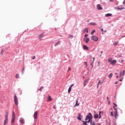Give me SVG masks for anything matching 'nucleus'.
Returning a JSON list of instances; mask_svg holds the SVG:
<instances>
[{"label": "nucleus", "instance_id": "obj_45", "mask_svg": "<svg viewBox=\"0 0 125 125\" xmlns=\"http://www.w3.org/2000/svg\"><path fill=\"white\" fill-rule=\"evenodd\" d=\"M69 71H71V67L68 68V72H69Z\"/></svg>", "mask_w": 125, "mask_h": 125}, {"label": "nucleus", "instance_id": "obj_29", "mask_svg": "<svg viewBox=\"0 0 125 125\" xmlns=\"http://www.w3.org/2000/svg\"><path fill=\"white\" fill-rule=\"evenodd\" d=\"M118 9H119V10H122V9H125V8L122 7V8H118Z\"/></svg>", "mask_w": 125, "mask_h": 125}, {"label": "nucleus", "instance_id": "obj_33", "mask_svg": "<svg viewBox=\"0 0 125 125\" xmlns=\"http://www.w3.org/2000/svg\"><path fill=\"white\" fill-rule=\"evenodd\" d=\"M99 83H100V81H99V82L98 83V84H97V88L99 87Z\"/></svg>", "mask_w": 125, "mask_h": 125}, {"label": "nucleus", "instance_id": "obj_47", "mask_svg": "<svg viewBox=\"0 0 125 125\" xmlns=\"http://www.w3.org/2000/svg\"><path fill=\"white\" fill-rule=\"evenodd\" d=\"M85 85H86V84H85V81H84V86H85Z\"/></svg>", "mask_w": 125, "mask_h": 125}, {"label": "nucleus", "instance_id": "obj_30", "mask_svg": "<svg viewBox=\"0 0 125 125\" xmlns=\"http://www.w3.org/2000/svg\"><path fill=\"white\" fill-rule=\"evenodd\" d=\"M122 74H123V73L122 72V71H120V75H119V77H122Z\"/></svg>", "mask_w": 125, "mask_h": 125}, {"label": "nucleus", "instance_id": "obj_39", "mask_svg": "<svg viewBox=\"0 0 125 125\" xmlns=\"http://www.w3.org/2000/svg\"><path fill=\"white\" fill-rule=\"evenodd\" d=\"M84 63L85 65H86V66H87V62H85Z\"/></svg>", "mask_w": 125, "mask_h": 125}, {"label": "nucleus", "instance_id": "obj_3", "mask_svg": "<svg viewBox=\"0 0 125 125\" xmlns=\"http://www.w3.org/2000/svg\"><path fill=\"white\" fill-rule=\"evenodd\" d=\"M92 40L94 41V42H97V41H98V37H97L96 36H93L92 37Z\"/></svg>", "mask_w": 125, "mask_h": 125}, {"label": "nucleus", "instance_id": "obj_12", "mask_svg": "<svg viewBox=\"0 0 125 125\" xmlns=\"http://www.w3.org/2000/svg\"><path fill=\"white\" fill-rule=\"evenodd\" d=\"M8 123V119L5 118V120L4 121V125H6Z\"/></svg>", "mask_w": 125, "mask_h": 125}, {"label": "nucleus", "instance_id": "obj_32", "mask_svg": "<svg viewBox=\"0 0 125 125\" xmlns=\"http://www.w3.org/2000/svg\"><path fill=\"white\" fill-rule=\"evenodd\" d=\"M112 61V59H108V62H110V63H111Z\"/></svg>", "mask_w": 125, "mask_h": 125}, {"label": "nucleus", "instance_id": "obj_26", "mask_svg": "<svg viewBox=\"0 0 125 125\" xmlns=\"http://www.w3.org/2000/svg\"><path fill=\"white\" fill-rule=\"evenodd\" d=\"M110 116L111 117H114V113H113V112H110Z\"/></svg>", "mask_w": 125, "mask_h": 125}, {"label": "nucleus", "instance_id": "obj_51", "mask_svg": "<svg viewBox=\"0 0 125 125\" xmlns=\"http://www.w3.org/2000/svg\"><path fill=\"white\" fill-rule=\"evenodd\" d=\"M113 108H114V110H117V109L115 108V106H114Z\"/></svg>", "mask_w": 125, "mask_h": 125}, {"label": "nucleus", "instance_id": "obj_21", "mask_svg": "<svg viewBox=\"0 0 125 125\" xmlns=\"http://www.w3.org/2000/svg\"><path fill=\"white\" fill-rule=\"evenodd\" d=\"M12 118H15V113H14V111H13L12 112Z\"/></svg>", "mask_w": 125, "mask_h": 125}, {"label": "nucleus", "instance_id": "obj_18", "mask_svg": "<svg viewBox=\"0 0 125 125\" xmlns=\"http://www.w3.org/2000/svg\"><path fill=\"white\" fill-rule=\"evenodd\" d=\"M8 117V112H6L5 114V119H8L7 118Z\"/></svg>", "mask_w": 125, "mask_h": 125}, {"label": "nucleus", "instance_id": "obj_48", "mask_svg": "<svg viewBox=\"0 0 125 125\" xmlns=\"http://www.w3.org/2000/svg\"><path fill=\"white\" fill-rule=\"evenodd\" d=\"M85 37H88V34H85Z\"/></svg>", "mask_w": 125, "mask_h": 125}, {"label": "nucleus", "instance_id": "obj_17", "mask_svg": "<svg viewBox=\"0 0 125 125\" xmlns=\"http://www.w3.org/2000/svg\"><path fill=\"white\" fill-rule=\"evenodd\" d=\"M80 117L81 114H79V116L77 117V119L79 120V121H82V118Z\"/></svg>", "mask_w": 125, "mask_h": 125}, {"label": "nucleus", "instance_id": "obj_20", "mask_svg": "<svg viewBox=\"0 0 125 125\" xmlns=\"http://www.w3.org/2000/svg\"><path fill=\"white\" fill-rule=\"evenodd\" d=\"M15 121V118H12V124H13V123H14V122Z\"/></svg>", "mask_w": 125, "mask_h": 125}, {"label": "nucleus", "instance_id": "obj_22", "mask_svg": "<svg viewBox=\"0 0 125 125\" xmlns=\"http://www.w3.org/2000/svg\"><path fill=\"white\" fill-rule=\"evenodd\" d=\"M101 113H102V111H100V112H99V119H101Z\"/></svg>", "mask_w": 125, "mask_h": 125}, {"label": "nucleus", "instance_id": "obj_8", "mask_svg": "<svg viewBox=\"0 0 125 125\" xmlns=\"http://www.w3.org/2000/svg\"><path fill=\"white\" fill-rule=\"evenodd\" d=\"M97 8L99 10H102L103 9L102 7H101V5L100 4H98L97 5Z\"/></svg>", "mask_w": 125, "mask_h": 125}, {"label": "nucleus", "instance_id": "obj_10", "mask_svg": "<svg viewBox=\"0 0 125 125\" xmlns=\"http://www.w3.org/2000/svg\"><path fill=\"white\" fill-rule=\"evenodd\" d=\"M114 117H115V119H117V118H118V111H116L114 112Z\"/></svg>", "mask_w": 125, "mask_h": 125}, {"label": "nucleus", "instance_id": "obj_7", "mask_svg": "<svg viewBox=\"0 0 125 125\" xmlns=\"http://www.w3.org/2000/svg\"><path fill=\"white\" fill-rule=\"evenodd\" d=\"M44 35V34L43 33H42L41 34L39 35V39H40V41H42V37H43V35Z\"/></svg>", "mask_w": 125, "mask_h": 125}, {"label": "nucleus", "instance_id": "obj_57", "mask_svg": "<svg viewBox=\"0 0 125 125\" xmlns=\"http://www.w3.org/2000/svg\"><path fill=\"white\" fill-rule=\"evenodd\" d=\"M71 37L73 38V35H72Z\"/></svg>", "mask_w": 125, "mask_h": 125}, {"label": "nucleus", "instance_id": "obj_42", "mask_svg": "<svg viewBox=\"0 0 125 125\" xmlns=\"http://www.w3.org/2000/svg\"><path fill=\"white\" fill-rule=\"evenodd\" d=\"M24 71H25V68H22V73H24Z\"/></svg>", "mask_w": 125, "mask_h": 125}, {"label": "nucleus", "instance_id": "obj_24", "mask_svg": "<svg viewBox=\"0 0 125 125\" xmlns=\"http://www.w3.org/2000/svg\"><path fill=\"white\" fill-rule=\"evenodd\" d=\"M71 90H72V88H70L69 87V88H68V93H70L71 92Z\"/></svg>", "mask_w": 125, "mask_h": 125}, {"label": "nucleus", "instance_id": "obj_43", "mask_svg": "<svg viewBox=\"0 0 125 125\" xmlns=\"http://www.w3.org/2000/svg\"><path fill=\"white\" fill-rule=\"evenodd\" d=\"M116 44H117V42H114L113 45H116Z\"/></svg>", "mask_w": 125, "mask_h": 125}, {"label": "nucleus", "instance_id": "obj_23", "mask_svg": "<svg viewBox=\"0 0 125 125\" xmlns=\"http://www.w3.org/2000/svg\"><path fill=\"white\" fill-rule=\"evenodd\" d=\"M89 42V38H86V43H87V42Z\"/></svg>", "mask_w": 125, "mask_h": 125}, {"label": "nucleus", "instance_id": "obj_13", "mask_svg": "<svg viewBox=\"0 0 125 125\" xmlns=\"http://www.w3.org/2000/svg\"><path fill=\"white\" fill-rule=\"evenodd\" d=\"M83 49H85L86 50H88V47H87L85 45H83Z\"/></svg>", "mask_w": 125, "mask_h": 125}, {"label": "nucleus", "instance_id": "obj_16", "mask_svg": "<svg viewBox=\"0 0 125 125\" xmlns=\"http://www.w3.org/2000/svg\"><path fill=\"white\" fill-rule=\"evenodd\" d=\"M85 32H86V33H88V28H85L83 30V33H85Z\"/></svg>", "mask_w": 125, "mask_h": 125}, {"label": "nucleus", "instance_id": "obj_2", "mask_svg": "<svg viewBox=\"0 0 125 125\" xmlns=\"http://www.w3.org/2000/svg\"><path fill=\"white\" fill-rule=\"evenodd\" d=\"M14 101L16 106H18V98L16 95H14Z\"/></svg>", "mask_w": 125, "mask_h": 125}, {"label": "nucleus", "instance_id": "obj_37", "mask_svg": "<svg viewBox=\"0 0 125 125\" xmlns=\"http://www.w3.org/2000/svg\"><path fill=\"white\" fill-rule=\"evenodd\" d=\"M113 105H114L115 107H118V105H117V104H115V103H113Z\"/></svg>", "mask_w": 125, "mask_h": 125}, {"label": "nucleus", "instance_id": "obj_50", "mask_svg": "<svg viewBox=\"0 0 125 125\" xmlns=\"http://www.w3.org/2000/svg\"><path fill=\"white\" fill-rule=\"evenodd\" d=\"M115 83V84H117V83H118V81L116 82Z\"/></svg>", "mask_w": 125, "mask_h": 125}, {"label": "nucleus", "instance_id": "obj_35", "mask_svg": "<svg viewBox=\"0 0 125 125\" xmlns=\"http://www.w3.org/2000/svg\"><path fill=\"white\" fill-rule=\"evenodd\" d=\"M107 103H108V105H110V104H111V102L109 101H107Z\"/></svg>", "mask_w": 125, "mask_h": 125}, {"label": "nucleus", "instance_id": "obj_36", "mask_svg": "<svg viewBox=\"0 0 125 125\" xmlns=\"http://www.w3.org/2000/svg\"><path fill=\"white\" fill-rule=\"evenodd\" d=\"M73 86H74V84H72L69 87H70V88H72V87H73Z\"/></svg>", "mask_w": 125, "mask_h": 125}, {"label": "nucleus", "instance_id": "obj_38", "mask_svg": "<svg viewBox=\"0 0 125 125\" xmlns=\"http://www.w3.org/2000/svg\"><path fill=\"white\" fill-rule=\"evenodd\" d=\"M59 43V42H58L57 43L55 44V46H56V45H57Z\"/></svg>", "mask_w": 125, "mask_h": 125}, {"label": "nucleus", "instance_id": "obj_31", "mask_svg": "<svg viewBox=\"0 0 125 125\" xmlns=\"http://www.w3.org/2000/svg\"><path fill=\"white\" fill-rule=\"evenodd\" d=\"M91 24V25H93V26L96 25V23H95V22H92Z\"/></svg>", "mask_w": 125, "mask_h": 125}, {"label": "nucleus", "instance_id": "obj_25", "mask_svg": "<svg viewBox=\"0 0 125 125\" xmlns=\"http://www.w3.org/2000/svg\"><path fill=\"white\" fill-rule=\"evenodd\" d=\"M94 33H95V30H93L91 32V35H93L94 34Z\"/></svg>", "mask_w": 125, "mask_h": 125}, {"label": "nucleus", "instance_id": "obj_19", "mask_svg": "<svg viewBox=\"0 0 125 125\" xmlns=\"http://www.w3.org/2000/svg\"><path fill=\"white\" fill-rule=\"evenodd\" d=\"M112 77H113V73H110L108 76V78H109V79H112Z\"/></svg>", "mask_w": 125, "mask_h": 125}, {"label": "nucleus", "instance_id": "obj_53", "mask_svg": "<svg viewBox=\"0 0 125 125\" xmlns=\"http://www.w3.org/2000/svg\"><path fill=\"white\" fill-rule=\"evenodd\" d=\"M116 78H117V79H118V78H119V76L117 75V76H116Z\"/></svg>", "mask_w": 125, "mask_h": 125}, {"label": "nucleus", "instance_id": "obj_6", "mask_svg": "<svg viewBox=\"0 0 125 125\" xmlns=\"http://www.w3.org/2000/svg\"><path fill=\"white\" fill-rule=\"evenodd\" d=\"M116 63H117V60H112V61L111 62H110V64L111 65H116Z\"/></svg>", "mask_w": 125, "mask_h": 125}, {"label": "nucleus", "instance_id": "obj_41", "mask_svg": "<svg viewBox=\"0 0 125 125\" xmlns=\"http://www.w3.org/2000/svg\"><path fill=\"white\" fill-rule=\"evenodd\" d=\"M32 59H36V56H34L33 57H32Z\"/></svg>", "mask_w": 125, "mask_h": 125}, {"label": "nucleus", "instance_id": "obj_28", "mask_svg": "<svg viewBox=\"0 0 125 125\" xmlns=\"http://www.w3.org/2000/svg\"><path fill=\"white\" fill-rule=\"evenodd\" d=\"M18 78H19V74H16V79H18Z\"/></svg>", "mask_w": 125, "mask_h": 125}, {"label": "nucleus", "instance_id": "obj_15", "mask_svg": "<svg viewBox=\"0 0 125 125\" xmlns=\"http://www.w3.org/2000/svg\"><path fill=\"white\" fill-rule=\"evenodd\" d=\"M105 17H110L112 16V14H106L105 15Z\"/></svg>", "mask_w": 125, "mask_h": 125}, {"label": "nucleus", "instance_id": "obj_52", "mask_svg": "<svg viewBox=\"0 0 125 125\" xmlns=\"http://www.w3.org/2000/svg\"><path fill=\"white\" fill-rule=\"evenodd\" d=\"M101 31H102V32H103V28H102V29H101Z\"/></svg>", "mask_w": 125, "mask_h": 125}, {"label": "nucleus", "instance_id": "obj_11", "mask_svg": "<svg viewBox=\"0 0 125 125\" xmlns=\"http://www.w3.org/2000/svg\"><path fill=\"white\" fill-rule=\"evenodd\" d=\"M20 121L21 122V125H24L25 121H24V119L21 118L20 120Z\"/></svg>", "mask_w": 125, "mask_h": 125}, {"label": "nucleus", "instance_id": "obj_27", "mask_svg": "<svg viewBox=\"0 0 125 125\" xmlns=\"http://www.w3.org/2000/svg\"><path fill=\"white\" fill-rule=\"evenodd\" d=\"M95 58H93V62H92V63H91V65L92 67L93 66V65H92V63L94 62V60H95Z\"/></svg>", "mask_w": 125, "mask_h": 125}, {"label": "nucleus", "instance_id": "obj_4", "mask_svg": "<svg viewBox=\"0 0 125 125\" xmlns=\"http://www.w3.org/2000/svg\"><path fill=\"white\" fill-rule=\"evenodd\" d=\"M78 99L76 100V104L74 106V108H76V107L80 106V103H79V100Z\"/></svg>", "mask_w": 125, "mask_h": 125}, {"label": "nucleus", "instance_id": "obj_44", "mask_svg": "<svg viewBox=\"0 0 125 125\" xmlns=\"http://www.w3.org/2000/svg\"><path fill=\"white\" fill-rule=\"evenodd\" d=\"M107 101H109L110 100H109V97H107Z\"/></svg>", "mask_w": 125, "mask_h": 125}, {"label": "nucleus", "instance_id": "obj_9", "mask_svg": "<svg viewBox=\"0 0 125 125\" xmlns=\"http://www.w3.org/2000/svg\"><path fill=\"white\" fill-rule=\"evenodd\" d=\"M98 117H99V115L98 114L95 113L94 115V119H98Z\"/></svg>", "mask_w": 125, "mask_h": 125}, {"label": "nucleus", "instance_id": "obj_55", "mask_svg": "<svg viewBox=\"0 0 125 125\" xmlns=\"http://www.w3.org/2000/svg\"><path fill=\"white\" fill-rule=\"evenodd\" d=\"M102 56V55H100V57H101Z\"/></svg>", "mask_w": 125, "mask_h": 125}, {"label": "nucleus", "instance_id": "obj_56", "mask_svg": "<svg viewBox=\"0 0 125 125\" xmlns=\"http://www.w3.org/2000/svg\"><path fill=\"white\" fill-rule=\"evenodd\" d=\"M115 75H117V73H115Z\"/></svg>", "mask_w": 125, "mask_h": 125}, {"label": "nucleus", "instance_id": "obj_14", "mask_svg": "<svg viewBox=\"0 0 125 125\" xmlns=\"http://www.w3.org/2000/svg\"><path fill=\"white\" fill-rule=\"evenodd\" d=\"M47 100L48 101H52V99L51 98V96H48L47 97Z\"/></svg>", "mask_w": 125, "mask_h": 125}, {"label": "nucleus", "instance_id": "obj_54", "mask_svg": "<svg viewBox=\"0 0 125 125\" xmlns=\"http://www.w3.org/2000/svg\"><path fill=\"white\" fill-rule=\"evenodd\" d=\"M101 53H103V51H101Z\"/></svg>", "mask_w": 125, "mask_h": 125}, {"label": "nucleus", "instance_id": "obj_1", "mask_svg": "<svg viewBox=\"0 0 125 125\" xmlns=\"http://www.w3.org/2000/svg\"><path fill=\"white\" fill-rule=\"evenodd\" d=\"M86 121H83V125H86V123H91L92 122V114L91 113H89L85 118Z\"/></svg>", "mask_w": 125, "mask_h": 125}, {"label": "nucleus", "instance_id": "obj_34", "mask_svg": "<svg viewBox=\"0 0 125 125\" xmlns=\"http://www.w3.org/2000/svg\"><path fill=\"white\" fill-rule=\"evenodd\" d=\"M42 88H43V87H41L39 90H40V91H42Z\"/></svg>", "mask_w": 125, "mask_h": 125}, {"label": "nucleus", "instance_id": "obj_40", "mask_svg": "<svg viewBox=\"0 0 125 125\" xmlns=\"http://www.w3.org/2000/svg\"><path fill=\"white\" fill-rule=\"evenodd\" d=\"M125 70H124V71H123V74H122V75H123V76H125Z\"/></svg>", "mask_w": 125, "mask_h": 125}, {"label": "nucleus", "instance_id": "obj_5", "mask_svg": "<svg viewBox=\"0 0 125 125\" xmlns=\"http://www.w3.org/2000/svg\"><path fill=\"white\" fill-rule=\"evenodd\" d=\"M34 117L35 120H37L38 119V111H35L34 114Z\"/></svg>", "mask_w": 125, "mask_h": 125}, {"label": "nucleus", "instance_id": "obj_46", "mask_svg": "<svg viewBox=\"0 0 125 125\" xmlns=\"http://www.w3.org/2000/svg\"><path fill=\"white\" fill-rule=\"evenodd\" d=\"M120 82H123V78H122L121 79L119 80Z\"/></svg>", "mask_w": 125, "mask_h": 125}, {"label": "nucleus", "instance_id": "obj_49", "mask_svg": "<svg viewBox=\"0 0 125 125\" xmlns=\"http://www.w3.org/2000/svg\"><path fill=\"white\" fill-rule=\"evenodd\" d=\"M123 4H125V0L123 1Z\"/></svg>", "mask_w": 125, "mask_h": 125}, {"label": "nucleus", "instance_id": "obj_58", "mask_svg": "<svg viewBox=\"0 0 125 125\" xmlns=\"http://www.w3.org/2000/svg\"><path fill=\"white\" fill-rule=\"evenodd\" d=\"M98 63L100 64V62H99Z\"/></svg>", "mask_w": 125, "mask_h": 125}]
</instances>
